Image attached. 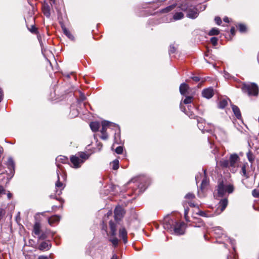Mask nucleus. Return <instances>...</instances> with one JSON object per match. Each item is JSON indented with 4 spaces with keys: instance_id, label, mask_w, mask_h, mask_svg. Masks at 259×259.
<instances>
[{
    "instance_id": "obj_1",
    "label": "nucleus",
    "mask_w": 259,
    "mask_h": 259,
    "mask_svg": "<svg viewBox=\"0 0 259 259\" xmlns=\"http://www.w3.org/2000/svg\"><path fill=\"white\" fill-rule=\"evenodd\" d=\"M234 190V187L231 183L223 180L219 182L217 189L219 196L223 197L227 194L232 193Z\"/></svg>"
},
{
    "instance_id": "obj_2",
    "label": "nucleus",
    "mask_w": 259,
    "mask_h": 259,
    "mask_svg": "<svg viewBox=\"0 0 259 259\" xmlns=\"http://www.w3.org/2000/svg\"><path fill=\"white\" fill-rule=\"evenodd\" d=\"M89 158V155L83 152H80L70 157L71 166L75 168H79L82 163Z\"/></svg>"
},
{
    "instance_id": "obj_3",
    "label": "nucleus",
    "mask_w": 259,
    "mask_h": 259,
    "mask_svg": "<svg viewBox=\"0 0 259 259\" xmlns=\"http://www.w3.org/2000/svg\"><path fill=\"white\" fill-rule=\"evenodd\" d=\"M242 90L243 93L247 94L249 96H257L258 94V88L254 83L243 84Z\"/></svg>"
},
{
    "instance_id": "obj_4",
    "label": "nucleus",
    "mask_w": 259,
    "mask_h": 259,
    "mask_svg": "<svg viewBox=\"0 0 259 259\" xmlns=\"http://www.w3.org/2000/svg\"><path fill=\"white\" fill-rule=\"evenodd\" d=\"M102 129L101 130V133H107V128L113 130L115 131V135L117 136L120 134V128L119 126L113 122H109L108 121L104 120L102 121Z\"/></svg>"
},
{
    "instance_id": "obj_5",
    "label": "nucleus",
    "mask_w": 259,
    "mask_h": 259,
    "mask_svg": "<svg viewBox=\"0 0 259 259\" xmlns=\"http://www.w3.org/2000/svg\"><path fill=\"white\" fill-rule=\"evenodd\" d=\"M173 227L170 226V229H173L175 234L178 235L184 234L185 223L184 222H175L172 224Z\"/></svg>"
},
{
    "instance_id": "obj_6",
    "label": "nucleus",
    "mask_w": 259,
    "mask_h": 259,
    "mask_svg": "<svg viewBox=\"0 0 259 259\" xmlns=\"http://www.w3.org/2000/svg\"><path fill=\"white\" fill-rule=\"evenodd\" d=\"M5 164L6 165L7 167L9 169V170L8 175L10 177V178H12L15 174V161L12 157H9L8 158V160Z\"/></svg>"
},
{
    "instance_id": "obj_7",
    "label": "nucleus",
    "mask_w": 259,
    "mask_h": 259,
    "mask_svg": "<svg viewBox=\"0 0 259 259\" xmlns=\"http://www.w3.org/2000/svg\"><path fill=\"white\" fill-rule=\"evenodd\" d=\"M198 9L195 7H190L187 10V16L191 19H195L198 16Z\"/></svg>"
},
{
    "instance_id": "obj_8",
    "label": "nucleus",
    "mask_w": 259,
    "mask_h": 259,
    "mask_svg": "<svg viewBox=\"0 0 259 259\" xmlns=\"http://www.w3.org/2000/svg\"><path fill=\"white\" fill-rule=\"evenodd\" d=\"M202 96L207 99H210L214 95V91L212 88H208L204 89L202 92Z\"/></svg>"
},
{
    "instance_id": "obj_9",
    "label": "nucleus",
    "mask_w": 259,
    "mask_h": 259,
    "mask_svg": "<svg viewBox=\"0 0 259 259\" xmlns=\"http://www.w3.org/2000/svg\"><path fill=\"white\" fill-rule=\"evenodd\" d=\"M57 174L58 177V181H57L55 184L56 189V193L58 195H60L62 194V190H63L64 186L63 184L60 181L58 171L57 172Z\"/></svg>"
},
{
    "instance_id": "obj_10",
    "label": "nucleus",
    "mask_w": 259,
    "mask_h": 259,
    "mask_svg": "<svg viewBox=\"0 0 259 259\" xmlns=\"http://www.w3.org/2000/svg\"><path fill=\"white\" fill-rule=\"evenodd\" d=\"M239 157L236 154H231L229 158V163L230 167H236L237 165V162L239 160Z\"/></svg>"
},
{
    "instance_id": "obj_11",
    "label": "nucleus",
    "mask_w": 259,
    "mask_h": 259,
    "mask_svg": "<svg viewBox=\"0 0 259 259\" xmlns=\"http://www.w3.org/2000/svg\"><path fill=\"white\" fill-rule=\"evenodd\" d=\"M123 210L121 206H117L114 210L115 220H120L123 215Z\"/></svg>"
},
{
    "instance_id": "obj_12",
    "label": "nucleus",
    "mask_w": 259,
    "mask_h": 259,
    "mask_svg": "<svg viewBox=\"0 0 259 259\" xmlns=\"http://www.w3.org/2000/svg\"><path fill=\"white\" fill-rule=\"evenodd\" d=\"M42 11L44 15L46 16L47 18H49L50 17V7L48 3H44L42 4Z\"/></svg>"
},
{
    "instance_id": "obj_13",
    "label": "nucleus",
    "mask_w": 259,
    "mask_h": 259,
    "mask_svg": "<svg viewBox=\"0 0 259 259\" xmlns=\"http://www.w3.org/2000/svg\"><path fill=\"white\" fill-rule=\"evenodd\" d=\"M57 166L58 168H61V165L58 163L59 162L62 163H66L68 162V160L67 157L64 156H59L56 158Z\"/></svg>"
},
{
    "instance_id": "obj_14",
    "label": "nucleus",
    "mask_w": 259,
    "mask_h": 259,
    "mask_svg": "<svg viewBox=\"0 0 259 259\" xmlns=\"http://www.w3.org/2000/svg\"><path fill=\"white\" fill-rule=\"evenodd\" d=\"M119 236L120 237L122 238L124 243L127 242V232L124 228L120 229Z\"/></svg>"
},
{
    "instance_id": "obj_15",
    "label": "nucleus",
    "mask_w": 259,
    "mask_h": 259,
    "mask_svg": "<svg viewBox=\"0 0 259 259\" xmlns=\"http://www.w3.org/2000/svg\"><path fill=\"white\" fill-rule=\"evenodd\" d=\"M189 87L185 83H182L180 86V92L182 95L185 96Z\"/></svg>"
},
{
    "instance_id": "obj_16",
    "label": "nucleus",
    "mask_w": 259,
    "mask_h": 259,
    "mask_svg": "<svg viewBox=\"0 0 259 259\" xmlns=\"http://www.w3.org/2000/svg\"><path fill=\"white\" fill-rule=\"evenodd\" d=\"M232 108L236 117L239 119L241 118V114L239 108L236 105H232Z\"/></svg>"
},
{
    "instance_id": "obj_17",
    "label": "nucleus",
    "mask_w": 259,
    "mask_h": 259,
    "mask_svg": "<svg viewBox=\"0 0 259 259\" xmlns=\"http://www.w3.org/2000/svg\"><path fill=\"white\" fill-rule=\"evenodd\" d=\"M51 247V244L48 242L44 241L39 246V249L41 250H49Z\"/></svg>"
},
{
    "instance_id": "obj_18",
    "label": "nucleus",
    "mask_w": 259,
    "mask_h": 259,
    "mask_svg": "<svg viewBox=\"0 0 259 259\" xmlns=\"http://www.w3.org/2000/svg\"><path fill=\"white\" fill-rule=\"evenodd\" d=\"M228 205V199L224 198L222 199L219 202V207L221 211H223Z\"/></svg>"
},
{
    "instance_id": "obj_19",
    "label": "nucleus",
    "mask_w": 259,
    "mask_h": 259,
    "mask_svg": "<svg viewBox=\"0 0 259 259\" xmlns=\"http://www.w3.org/2000/svg\"><path fill=\"white\" fill-rule=\"evenodd\" d=\"M33 233L36 235H40V224L38 222H36L33 226Z\"/></svg>"
},
{
    "instance_id": "obj_20",
    "label": "nucleus",
    "mask_w": 259,
    "mask_h": 259,
    "mask_svg": "<svg viewBox=\"0 0 259 259\" xmlns=\"http://www.w3.org/2000/svg\"><path fill=\"white\" fill-rule=\"evenodd\" d=\"M109 226L110 228V234L111 236H115L116 234V225L112 221H110L109 222Z\"/></svg>"
},
{
    "instance_id": "obj_21",
    "label": "nucleus",
    "mask_w": 259,
    "mask_h": 259,
    "mask_svg": "<svg viewBox=\"0 0 259 259\" xmlns=\"http://www.w3.org/2000/svg\"><path fill=\"white\" fill-rule=\"evenodd\" d=\"M90 126L92 131L96 132L99 130L100 123L98 122H91Z\"/></svg>"
},
{
    "instance_id": "obj_22",
    "label": "nucleus",
    "mask_w": 259,
    "mask_h": 259,
    "mask_svg": "<svg viewBox=\"0 0 259 259\" xmlns=\"http://www.w3.org/2000/svg\"><path fill=\"white\" fill-rule=\"evenodd\" d=\"M206 170H204V174L205 176V178L203 179L201 186L200 189L202 191L203 190V189L208 185V180H207V178L206 177V174H205Z\"/></svg>"
},
{
    "instance_id": "obj_23",
    "label": "nucleus",
    "mask_w": 259,
    "mask_h": 259,
    "mask_svg": "<svg viewBox=\"0 0 259 259\" xmlns=\"http://www.w3.org/2000/svg\"><path fill=\"white\" fill-rule=\"evenodd\" d=\"M59 220H60V218L59 216L54 215V216H53V217L50 218L48 219V222H49V223L51 225H53L54 224L58 222L59 221Z\"/></svg>"
},
{
    "instance_id": "obj_24",
    "label": "nucleus",
    "mask_w": 259,
    "mask_h": 259,
    "mask_svg": "<svg viewBox=\"0 0 259 259\" xmlns=\"http://www.w3.org/2000/svg\"><path fill=\"white\" fill-rule=\"evenodd\" d=\"M198 121V127L200 130H201L203 133L205 132H209L208 130L204 129V126L203 125V122L202 119L200 118V119H197Z\"/></svg>"
},
{
    "instance_id": "obj_25",
    "label": "nucleus",
    "mask_w": 259,
    "mask_h": 259,
    "mask_svg": "<svg viewBox=\"0 0 259 259\" xmlns=\"http://www.w3.org/2000/svg\"><path fill=\"white\" fill-rule=\"evenodd\" d=\"M228 105V102L226 99H223L220 101L218 104V107L220 109H224Z\"/></svg>"
},
{
    "instance_id": "obj_26",
    "label": "nucleus",
    "mask_w": 259,
    "mask_h": 259,
    "mask_svg": "<svg viewBox=\"0 0 259 259\" xmlns=\"http://www.w3.org/2000/svg\"><path fill=\"white\" fill-rule=\"evenodd\" d=\"M220 164L221 166L223 167H228L230 166V164L229 163V160L226 159H222L220 162Z\"/></svg>"
},
{
    "instance_id": "obj_27",
    "label": "nucleus",
    "mask_w": 259,
    "mask_h": 259,
    "mask_svg": "<svg viewBox=\"0 0 259 259\" xmlns=\"http://www.w3.org/2000/svg\"><path fill=\"white\" fill-rule=\"evenodd\" d=\"M184 17V14L182 12L176 13L173 16V19L175 20H178L182 19Z\"/></svg>"
},
{
    "instance_id": "obj_28",
    "label": "nucleus",
    "mask_w": 259,
    "mask_h": 259,
    "mask_svg": "<svg viewBox=\"0 0 259 259\" xmlns=\"http://www.w3.org/2000/svg\"><path fill=\"white\" fill-rule=\"evenodd\" d=\"M247 157L248 161L251 163H252L254 160V156L250 151H249L247 153Z\"/></svg>"
},
{
    "instance_id": "obj_29",
    "label": "nucleus",
    "mask_w": 259,
    "mask_h": 259,
    "mask_svg": "<svg viewBox=\"0 0 259 259\" xmlns=\"http://www.w3.org/2000/svg\"><path fill=\"white\" fill-rule=\"evenodd\" d=\"M175 7V5H172L166 7L165 8L161 10L160 11V12L163 13H167V12L171 11L172 10H173Z\"/></svg>"
},
{
    "instance_id": "obj_30",
    "label": "nucleus",
    "mask_w": 259,
    "mask_h": 259,
    "mask_svg": "<svg viewBox=\"0 0 259 259\" xmlns=\"http://www.w3.org/2000/svg\"><path fill=\"white\" fill-rule=\"evenodd\" d=\"M220 33V31L219 29L217 28H212L208 33V34L210 36L211 35H215L219 34Z\"/></svg>"
},
{
    "instance_id": "obj_31",
    "label": "nucleus",
    "mask_w": 259,
    "mask_h": 259,
    "mask_svg": "<svg viewBox=\"0 0 259 259\" xmlns=\"http://www.w3.org/2000/svg\"><path fill=\"white\" fill-rule=\"evenodd\" d=\"M63 30L64 33L69 38L73 39V36L71 34V33L69 32V30H68L66 28H63Z\"/></svg>"
},
{
    "instance_id": "obj_32",
    "label": "nucleus",
    "mask_w": 259,
    "mask_h": 259,
    "mask_svg": "<svg viewBox=\"0 0 259 259\" xmlns=\"http://www.w3.org/2000/svg\"><path fill=\"white\" fill-rule=\"evenodd\" d=\"M119 167V161L117 159H115L112 162V168L114 170H117Z\"/></svg>"
},
{
    "instance_id": "obj_33",
    "label": "nucleus",
    "mask_w": 259,
    "mask_h": 259,
    "mask_svg": "<svg viewBox=\"0 0 259 259\" xmlns=\"http://www.w3.org/2000/svg\"><path fill=\"white\" fill-rule=\"evenodd\" d=\"M193 99V97L191 96H187L186 98L183 101V103L185 104H188L192 102Z\"/></svg>"
},
{
    "instance_id": "obj_34",
    "label": "nucleus",
    "mask_w": 259,
    "mask_h": 259,
    "mask_svg": "<svg viewBox=\"0 0 259 259\" xmlns=\"http://www.w3.org/2000/svg\"><path fill=\"white\" fill-rule=\"evenodd\" d=\"M185 198L187 199H193L195 198V196L193 193H188L185 196Z\"/></svg>"
},
{
    "instance_id": "obj_35",
    "label": "nucleus",
    "mask_w": 259,
    "mask_h": 259,
    "mask_svg": "<svg viewBox=\"0 0 259 259\" xmlns=\"http://www.w3.org/2000/svg\"><path fill=\"white\" fill-rule=\"evenodd\" d=\"M214 231L215 232V233L218 234L219 235L223 234V230L220 227L215 228Z\"/></svg>"
},
{
    "instance_id": "obj_36",
    "label": "nucleus",
    "mask_w": 259,
    "mask_h": 259,
    "mask_svg": "<svg viewBox=\"0 0 259 259\" xmlns=\"http://www.w3.org/2000/svg\"><path fill=\"white\" fill-rule=\"evenodd\" d=\"M110 241H111L112 242V243L113 244V245L114 246H116L118 245V240L117 238L115 237L113 239H110L109 240Z\"/></svg>"
},
{
    "instance_id": "obj_37",
    "label": "nucleus",
    "mask_w": 259,
    "mask_h": 259,
    "mask_svg": "<svg viewBox=\"0 0 259 259\" xmlns=\"http://www.w3.org/2000/svg\"><path fill=\"white\" fill-rule=\"evenodd\" d=\"M196 214L204 217H208V215L207 214L206 212L202 210H199L197 212H196Z\"/></svg>"
},
{
    "instance_id": "obj_38",
    "label": "nucleus",
    "mask_w": 259,
    "mask_h": 259,
    "mask_svg": "<svg viewBox=\"0 0 259 259\" xmlns=\"http://www.w3.org/2000/svg\"><path fill=\"white\" fill-rule=\"evenodd\" d=\"M252 194L253 196V197H256V198L258 197H259V189L258 190L254 189L252 191Z\"/></svg>"
},
{
    "instance_id": "obj_39",
    "label": "nucleus",
    "mask_w": 259,
    "mask_h": 259,
    "mask_svg": "<svg viewBox=\"0 0 259 259\" xmlns=\"http://www.w3.org/2000/svg\"><path fill=\"white\" fill-rule=\"evenodd\" d=\"M239 29L241 32H244L246 31V26L243 24H240L239 25Z\"/></svg>"
},
{
    "instance_id": "obj_40",
    "label": "nucleus",
    "mask_w": 259,
    "mask_h": 259,
    "mask_svg": "<svg viewBox=\"0 0 259 259\" xmlns=\"http://www.w3.org/2000/svg\"><path fill=\"white\" fill-rule=\"evenodd\" d=\"M184 112H185V113L190 118H194L195 115L193 111H184Z\"/></svg>"
},
{
    "instance_id": "obj_41",
    "label": "nucleus",
    "mask_w": 259,
    "mask_h": 259,
    "mask_svg": "<svg viewBox=\"0 0 259 259\" xmlns=\"http://www.w3.org/2000/svg\"><path fill=\"white\" fill-rule=\"evenodd\" d=\"M218 39L215 37H212L210 39V41L213 46H216L218 44Z\"/></svg>"
},
{
    "instance_id": "obj_42",
    "label": "nucleus",
    "mask_w": 259,
    "mask_h": 259,
    "mask_svg": "<svg viewBox=\"0 0 259 259\" xmlns=\"http://www.w3.org/2000/svg\"><path fill=\"white\" fill-rule=\"evenodd\" d=\"M115 152L116 153L120 154L123 152V147L122 146H118L115 149Z\"/></svg>"
},
{
    "instance_id": "obj_43",
    "label": "nucleus",
    "mask_w": 259,
    "mask_h": 259,
    "mask_svg": "<svg viewBox=\"0 0 259 259\" xmlns=\"http://www.w3.org/2000/svg\"><path fill=\"white\" fill-rule=\"evenodd\" d=\"M214 21H215L216 24L219 25H221V24L222 23V20H221V18L219 17H216L214 18Z\"/></svg>"
},
{
    "instance_id": "obj_44",
    "label": "nucleus",
    "mask_w": 259,
    "mask_h": 259,
    "mask_svg": "<svg viewBox=\"0 0 259 259\" xmlns=\"http://www.w3.org/2000/svg\"><path fill=\"white\" fill-rule=\"evenodd\" d=\"M176 49L175 47L172 45L170 46L169 53V54L174 53L176 51Z\"/></svg>"
},
{
    "instance_id": "obj_45",
    "label": "nucleus",
    "mask_w": 259,
    "mask_h": 259,
    "mask_svg": "<svg viewBox=\"0 0 259 259\" xmlns=\"http://www.w3.org/2000/svg\"><path fill=\"white\" fill-rule=\"evenodd\" d=\"M102 135L101 136V138L103 140H107L108 139V136L107 133H101Z\"/></svg>"
},
{
    "instance_id": "obj_46",
    "label": "nucleus",
    "mask_w": 259,
    "mask_h": 259,
    "mask_svg": "<svg viewBox=\"0 0 259 259\" xmlns=\"http://www.w3.org/2000/svg\"><path fill=\"white\" fill-rule=\"evenodd\" d=\"M29 30L32 33H36L37 32V29L34 25L31 26V28Z\"/></svg>"
},
{
    "instance_id": "obj_47",
    "label": "nucleus",
    "mask_w": 259,
    "mask_h": 259,
    "mask_svg": "<svg viewBox=\"0 0 259 259\" xmlns=\"http://www.w3.org/2000/svg\"><path fill=\"white\" fill-rule=\"evenodd\" d=\"M202 176V175L201 174H199L198 175H197L196 176H195V180H196V183L197 184L198 181H199V179H200V178Z\"/></svg>"
},
{
    "instance_id": "obj_48",
    "label": "nucleus",
    "mask_w": 259,
    "mask_h": 259,
    "mask_svg": "<svg viewBox=\"0 0 259 259\" xmlns=\"http://www.w3.org/2000/svg\"><path fill=\"white\" fill-rule=\"evenodd\" d=\"M188 211H189V208H188L185 209L184 215H185V218L186 221H187V214H188Z\"/></svg>"
},
{
    "instance_id": "obj_49",
    "label": "nucleus",
    "mask_w": 259,
    "mask_h": 259,
    "mask_svg": "<svg viewBox=\"0 0 259 259\" xmlns=\"http://www.w3.org/2000/svg\"><path fill=\"white\" fill-rule=\"evenodd\" d=\"M191 78L195 82H198L200 80V78L198 76H193Z\"/></svg>"
},
{
    "instance_id": "obj_50",
    "label": "nucleus",
    "mask_w": 259,
    "mask_h": 259,
    "mask_svg": "<svg viewBox=\"0 0 259 259\" xmlns=\"http://www.w3.org/2000/svg\"><path fill=\"white\" fill-rule=\"evenodd\" d=\"M47 238V235L45 233H42L40 236H39V238L40 239H45Z\"/></svg>"
},
{
    "instance_id": "obj_51",
    "label": "nucleus",
    "mask_w": 259,
    "mask_h": 259,
    "mask_svg": "<svg viewBox=\"0 0 259 259\" xmlns=\"http://www.w3.org/2000/svg\"><path fill=\"white\" fill-rule=\"evenodd\" d=\"M188 204L191 207H197L198 206V204H195L194 203L192 202H188Z\"/></svg>"
},
{
    "instance_id": "obj_52",
    "label": "nucleus",
    "mask_w": 259,
    "mask_h": 259,
    "mask_svg": "<svg viewBox=\"0 0 259 259\" xmlns=\"http://www.w3.org/2000/svg\"><path fill=\"white\" fill-rule=\"evenodd\" d=\"M5 189L2 186H0V194H5Z\"/></svg>"
},
{
    "instance_id": "obj_53",
    "label": "nucleus",
    "mask_w": 259,
    "mask_h": 259,
    "mask_svg": "<svg viewBox=\"0 0 259 259\" xmlns=\"http://www.w3.org/2000/svg\"><path fill=\"white\" fill-rule=\"evenodd\" d=\"M241 169H242V173L243 174V175L244 176H246V168H245V166H243L242 167Z\"/></svg>"
},
{
    "instance_id": "obj_54",
    "label": "nucleus",
    "mask_w": 259,
    "mask_h": 259,
    "mask_svg": "<svg viewBox=\"0 0 259 259\" xmlns=\"http://www.w3.org/2000/svg\"><path fill=\"white\" fill-rule=\"evenodd\" d=\"M3 98V90L0 88V100H2Z\"/></svg>"
},
{
    "instance_id": "obj_55",
    "label": "nucleus",
    "mask_w": 259,
    "mask_h": 259,
    "mask_svg": "<svg viewBox=\"0 0 259 259\" xmlns=\"http://www.w3.org/2000/svg\"><path fill=\"white\" fill-rule=\"evenodd\" d=\"M38 259H48V257L47 256L40 255Z\"/></svg>"
},
{
    "instance_id": "obj_56",
    "label": "nucleus",
    "mask_w": 259,
    "mask_h": 259,
    "mask_svg": "<svg viewBox=\"0 0 259 259\" xmlns=\"http://www.w3.org/2000/svg\"><path fill=\"white\" fill-rule=\"evenodd\" d=\"M230 31H231V34L232 35H234L235 33V28L234 27L231 28Z\"/></svg>"
},
{
    "instance_id": "obj_57",
    "label": "nucleus",
    "mask_w": 259,
    "mask_h": 259,
    "mask_svg": "<svg viewBox=\"0 0 259 259\" xmlns=\"http://www.w3.org/2000/svg\"><path fill=\"white\" fill-rule=\"evenodd\" d=\"M223 20L226 23H228L229 22V18L228 17H225L223 19Z\"/></svg>"
},
{
    "instance_id": "obj_58",
    "label": "nucleus",
    "mask_w": 259,
    "mask_h": 259,
    "mask_svg": "<svg viewBox=\"0 0 259 259\" xmlns=\"http://www.w3.org/2000/svg\"><path fill=\"white\" fill-rule=\"evenodd\" d=\"M111 259H118V256H117L116 254H114L113 255Z\"/></svg>"
},
{
    "instance_id": "obj_59",
    "label": "nucleus",
    "mask_w": 259,
    "mask_h": 259,
    "mask_svg": "<svg viewBox=\"0 0 259 259\" xmlns=\"http://www.w3.org/2000/svg\"><path fill=\"white\" fill-rule=\"evenodd\" d=\"M7 196H8V198H9V199H11V197H12V194H11V193H8V194H7Z\"/></svg>"
},
{
    "instance_id": "obj_60",
    "label": "nucleus",
    "mask_w": 259,
    "mask_h": 259,
    "mask_svg": "<svg viewBox=\"0 0 259 259\" xmlns=\"http://www.w3.org/2000/svg\"><path fill=\"white\" fill-rule=\"evenodd\" d=\"M50 4L52 6L53 4H54L55 2V0H50Z\"/></svg>"
},
{
    "instance_id": "obj_61",
    "label": "nucleus",
    "mask_w": 259,
    "mask_h": 259,
    "mask_svg": "<svg viewBox=\"0 0 259 259\" xmlns=\"http://www.w3.org/2000/svg\"><path fill=\"white\" fill-rule=\"evenodd\" d=\"M164 228H165V229H166V228L169 229L168 226V225H167V224H165L164 225Z\"/></svg>"
},
{
    "instance_id": "obj_62",
    "label": "nucleus",
    "mask_w": 259,
    "mask_h": 259,
    "mask_svg": "<svg viewBox=\"0 0 259 259\" xmlns=\"http://www.w3.org/2000/svg\"><path fill=\"white\" fill-rule=\"evenodd\" d=\"M190 108H193V107H192L191 105H190V106H188V108L189 110H190Z\"/></svg>"
},
{
    "instance_id": "obj_63",
    "label": "nucleus",
    "mask_w": 259,
    "mask_h": 259,
    "mask_svg": "<svg viewBox=\"0 0 259 259\" xmlns=\"http://www.w3.org/2000/svg\"><path fill=\"white\" fill-rule=\"evenodd\" d=\"M73 111H74V113H75V114H76V113H77V111H76V110H73Z\"/></svg>"
},
{
    "instance_id": "obj_64",
    "label": "nucleus",
    "mask_w": 259,
    "mask_h": 259,
    "mask_svg": "<svg viewBox=\"0 0 259 259\" xmlns=\"http://www.w3.org/2000/svg\"><path fill=\"white\" fill-rule=\"evenodd\" d=\"M254 148H255V149H259V147H254Z\"/></svg>"
}]
</instances>
